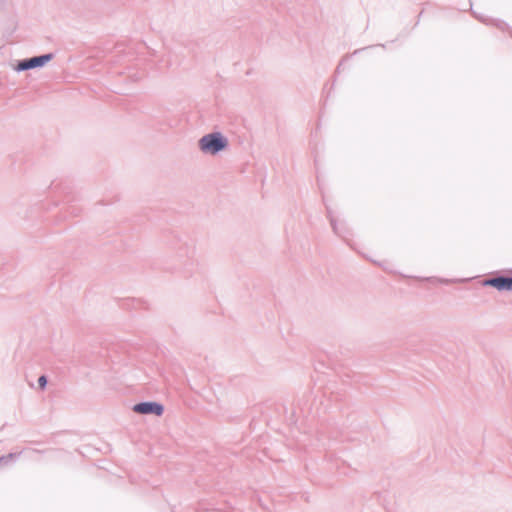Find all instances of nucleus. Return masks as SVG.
<instances>
[{"mask_svg":"<svg viewBox=\"0 0 512 512\" xmlns=\"http://www.w3.org/2000/svg\"><path fill=\"white\" fill-rule=\"evenodd\" d=\"M47 383H48V379L45 375H41L39 378H38V385L40 387V389H45L46 386H47Z\"/></svg>","mask_w":512,"mask_h":512,"instance_id":"obj_8","label":"nucleus"},{"mask_svg":"<svg viewBox=\"0 0 512 512\" xmlns=\"http://www.w3.org/2000/svg\"><path fill=\"white\" fill-rule=\"evenodd\" d=\"M495 25L502 30L508 28V25L505 22L499 20L495 21Z\"/></svg>","mask_w":512,"mask_h":512,"instance_id":"obj_9","label":"nucleus"},{"mask_svg":"<svg viewBox=\"0 0 512 512\" xmlns=\"http://www.w3.org/2000/svg\"><path fill=\"white\" fill-rule=\"evenodd\" d=\"M438 281L441 282V283H448L449 282V280H447V279H438Z\"/></svg>","mask_w":512,"mask_h":512,"instance_id":"obj_10","label":"nucleus"},{"mask_svg":"<svg viewBox=\"0 0 512 512\" xmlns=\"http://www.w3.org/2000/svg\"><path fill=\"white\" fill-rule=\"evenodd\" d=\"M482 284L483 286L493 287L498 291L512 292V276L497 275L494 277H489L486 278Z\"/></svg>","mask_w":512,"mask_h":512,"instance_id":"obj_4","label":"nucleus"},{"mask_svg":"<svg viewBox=\"0 0 512 512\" xmlns=\"http://www.w3.org/2000/svg\"><path fill=\"white\" fill-rule=\"evenodd\" d=\"M510 35H511V37H512V31H510Z\"/></svg>","mask_w":512,"mask_h":512,"instance_id":"obj_13","label":"nucleus"},{"mask_svg":"<svg viewBox=\"0 0 512 512\" xmlns=\"http://www.w3.org/2000/svg\"><path fill=\"white\" fill-rule=\"evenodd\" d=\"M228 139L221 132H211L202 136L198 146L204 154L217 155L228 147Z\"/></svg>","mask_w":512,"mask_h":512,"instance_id":"obj_1","label":"nucleus"},{"mask_svg":"<svg viewBox=\"0 0 512 512\" xmlns=\"http://www.w3.org/2000/svg\"><path fill=\"white\" fill-rule=\"evenodd\" d=\"M33 451H34V452H38V453H41V452H42V451L37 450V449H34Z\"/></svg>","mask_w":512,"mask_h":512,"instance_id":"obj_12","label":"nucleus"},{"mask_svg":"<svg viewBox=\"0 0 512 512\" xmlns=\"http://www.w3.org/2000/svg\"><path fill=\"white\" fill-rule=\"evenodd\" d=\"M195 255V247L193 245H189L187 243H184L180 246L178 257L183 259H192Z\"/></svg>","mask_w":512,"mask_h":512,"instance_id":"obj_6","label":"nucleus"},{"mask_svg":"<svg viewBox=\"0 0 512 512\" xmlns=\"http://www.w3.org/2000/svg\"><path fill=\"white\" fill-rule=\"evenodd\" d=\"M326 210H327V217H328V219L330 221V224H331V227L333 229V232L336 235H338L339 237H341L344 240H346L347 235H349L348 228L346 227V225L344 223H339L336 220V218L333 216V212H332L331 208H329L327 206Z\"/></svg>","mask_w":512,"mask_h":512,"instance_id":"obj_5","label":"nucleus"},{"mask_svg":"<svg viewBox=\"0 0 512 512\" xmlns=\"http://www.w3.org/2000/svg\"><path fill=\"white\" fill-rule=\"evenodd\" d=\"M21 452L16 453H8L7 455L0 456V466L8 465L12 460L17 459L20 456Z\"/></svg>","mask_w":512,"mask_h":512,"instance_id":"obj_7","label":"nucleus"},{"mask_svg":"<svg viewBox=\"0 0 512 512\" xmlns=\"http://www.w3.org/2000/svg\"><path fill=\"white\" fill-rule=\"evenodd\" d=\"M133 412L141 415H155L162 416L164 413V406L156 401H143L133 405Z\"/></svg>","mask_w":512,"mask_h":512,"instance_id":"obj_3","label":"nucleus"},{"mask_svg":"<svg viewBox=\"0 0 512 512\" xmlns=\"http://www.w3.org/2000/svg\"><path fill=\"white\" fill-rule=\"evenodd\" d=\"M476 17H477L481 22H485V21H486V19H484V18H482V17H478V16H476Z\"/></svg>","mask_w":512,"mask_h":512,"instance_id":"obj_11","label":"nucleus"},{"mask_svg":"<svg viewBox=\"0 0 512 512\" xmlns=\"http://www.w3.org/2000/svg\"><path fill=\"white\" fill-rule=\"evenodd\" d=\"M54 58L53 53L41 54L19 60L14 67L17 72H23L34 68H41Z\"/></svg>","mask_w":512,"mask_h":512,"instance_id":"obj_2","label":"nucleus"}]
</instances>
